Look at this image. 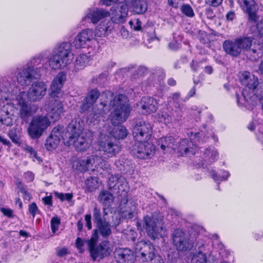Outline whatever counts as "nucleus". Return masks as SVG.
<instances>
[{
    "label": "nucleus",
    "instance_id": "nucleus-1",
    "mask_svg": "<svg viewBox=\"0 0 263 263\" xmlns=\"http://www.w3.org/2000/svg\"><path fill=\"white\" fill-rule=\"evenodd\" d=\"M112 93L109 91H104L101 95L102 98L106 99L101 101L99 104L96 105L92 107L91 113V121H100L104 115L107 114L110 109V107H114L115 108L111 112L110 119L111 123L115 126L112 130L110 132V136L113 139H123L128 135V132L125 126L121 125H118L119 123L126 121L132 110L128 102L127 97L122 94H119L116 96L113 100L110 101L109 106H107L108 97L112 96Z\"/></svg>",
    "mask_w": 263,
    "mask_h": 263
},
{
    "label": "nucleus",
    "instance_id": "nucleus-2",
    "mask_svg": "<svg viewBox=\"0 0 263 263\" xmlns=\"http://www.w3.org/2000/svg\"><path fill=\"white\" fill-rule=\"evenodd\" d=\"M111 233V226L106 219L96 225L90 238L88 241V250L93 260H100L108 256L111 250L108 241H103L97 245L98 234L104 238H107Z\"/></svg>",
    "mask_w": 263,
    "mask_h": 263
},
{
    "label": "nucleus",
    "instance_id": "nucleus-3",
    "mask_svg": "<svg viewBox=\"0 0 263 263\" xmlns=\"http://www.w3.org/2000/svg\"><path fill=\"white\" fill-rule=\"evenodd\" d=\"M108 186L114 192L123 194L124 198L120 200V206L123 216L132 219L137 209V203L132 199H128L127 194L129 187L125 177L120 175H111L108 179Z\"/></svg>",
    "mask_w": 263,
    "mask_h": 263
},
{
    "label": "nucleus",
    "instance_id": "nucleus-4",
    "mask_svg": "<svg viewBox=\"0 0 263 263\" xmlns=\"http://www.w3.org/2000/svg\"><path fill=\"white\" fill-rule=\"evenodd\" d=\"M66 78V73L61 71L54 77L50 84L49 95L52 100H50L48 116L53 122L58 120L63 112V104L59 99L64 95L62 88Z\"/></svg>",
    "mask_w": 263,
    "mask_h": 263
},
{
    "label": "nucleus",
    "instance_id": "nucleus-5",
    "mask_svg": "<svg viewBox=\"0 0 263 263\" xmlns=\"http://www.w3.org/2000/svg\"><path fill=\"white\" fill-rule=\"evenodd\" d=\"M71 49V44L69 42H63L57 45L48 58L49 67L53 70H59L66 67L73 59Z\"/></svg>",
    "mask_w": 263,
    "mask_h": 263
},
{
    "label": "nucleus",
    "instance_id": "nucleus-6",
    "mask_svg": "<svg viewBox=\"0 0 263 263\" xmlns=\"http://www.w3.org/2000/svg\"><path fill=\"white\" fill-rule=\"evenodd\" d=\"M81 120H72L67 127V132L70 135L69 142L73 144L78 151L87 150L90 146L91 140L82 133L83 127L80 124Z\"/></svg>",
    "mask_w": 263,
    "mask_h": 263
},
{
    "label": "nucleus",
    "instance_id": "nucleus-7",
    "mask_svg": "<svg viewBox=\"0 0 263 263\" xmlns=\"http://www.w3.org/2000/svg\"><path fill=\"white\" fill-rule=\"evenodd\" d=\"M72 165L73 169L83 173L87 171L92 167H94L97 170L100 168L107 172L110 170L108 162L97 155L79 157L72 162Z\"/></svg>",
    "mask_w": 263,
    "mask_h": 263
},
{
    "label": "nucleus",
    "instance_id": "nucleus-8",
    "mask_svg": "<svg viewBox=\"0 0 263 263\" xmlns=\"http://www.w3.org/2000/svg\"><path fill=\"white\" fill-rule=\"evenodd\" d=\"M97 35L92 29H83L75 37L73 44L78 49L86 48L88 54H95L99 48V42L96 38Z\"/></svg>",
    "mask_w": 263,
    "mask_h": 263
},
{
    "label": "nucleus",
    "instance_id": "nucleus-9",
    "mask_svg": "<svg viewBox=\"0 0 263 263\" xmlns=\"http://www.w3.org/2000/svg\"><path fill=\"white\" fill-rule=\"evenodd\" d=\"M191 134L190 141L187 139H184L180 142L178 146L177 145L176 149H177L182 155L195 154L197 149L196 144H203L206 142L208 138V137L203 136L204 133L203 132L196 133L194 135L193 133Z\"/></svg>",
    "mask_w": 263,
    "mask_h": 263
},
{
    "label": "nucleus",
    "instance_id": "nucleus-10",
    "mask_svg": "<svg viewBox=\"0 0 263 263\" xmlns=\"http://www.w3.org/2000/svg\"><path fill=\"white\" fill-rule=\"evenodd\" d=\"M25 95L24 93H18L14 101L18 106L20 118L24 122L27 123L29 118L36 112L38 107L34 104L28 103Z\"/></svg>",
    "mask_w": 263,
    "mask_h": 263
},
{
    "label": "nucleus",
    "instance_id": "nucleus-11",
    "mask_svg": "<svg viewBox=\"0 0 263 263\" xmlns=\"http://www.w3.org/2000/svg\"><path fill=\"white\" fill-rule=\"evenodd\" d=\"M50 121L46 116H36L34 117L28 128V133L32 139H38L48 126Z\"/></svg>",
    "mask_w": 263,
    "mask_h": 263
},
{
    "label": "nucleus",
    "instance_id": "nucleus-12",
    "mask_svg": "<svg viewBox=\"0 0 263 263\" xmlns=\"http://www.w3.org/2000/svg\"><path fill=\"white\" fill-rule=\"evenodd\" d=\"M131 153L135 157L145 159L149 158L155 152V146L147 141H136L130 148Z\"/></svg>",
    "mask_w": 263,
    "mask_h": 263
},
{
    "label": "nucleus",
    "instance_id": "nucleus-13",
    "mask_svg": "<svg viewBox=\"0 0 263 263\" xmlns=\"http://www.w3.org/2000/svg\"><path fill=\"white\" fill-rule=\"evenodd\" d=\"M152 133V127L148 122L139 120L137 121L133 131L136 141H148Z\"/></svg>",
    "mask_w": 263,
    "mask_h": 263
},
{
    "label": "nucleus",
    "instance_id": "nucleus-14",
    "mask_svg": "<svg viewBox=\"0 0 263 263\" xmlns=\"http://www.w3.org/2000/svg\"><path fill=\"white\" fill-rule=\"evenodd\" d=\"M99 146V151L105 158L116 156L121 150L119 142L112 137H108L105 140L100 141Z\"/></svg>",
    "mask_w": 263,
    "mask_h": 263
},
{
    "label": "nucleus",
    "instance_id": "nucleus-15",
    "mask_svg": "<svg viewBox=\"0 0 263 263\" xmlns=\"http://www.w3.org/2000/svg\"><path fill=\"white\" fill-rule=\"evenodd\" d=\"M222 46L227 54L233 57H237L247 46V37H238L234 41L226 40L223 43Z\"/></svg>",
    "mask_w": 263,
    "mask_h": 263
},
{
    "label": "nucleus",
    "instance_id": "nucleus-16",
    "mask_svg": "<svg viewBox=\"0 0 263 263\" xmlns=\"http://www.w3.org/2000/svg\"><path fill=\"white\" fill-rule=\"evenodd\" d=\"M47 86L43 82H37L33 83L27 92L21 91L19 93H24L25 97L30 102H37L42 100L46 94Z\"/></svg>",
    "mask_w": 263,
    "mask_h": 263
},
{
    "label": "nucleus",
    "instance_id": "nucleus-17",
    "mask_svg": "<svg viewBox=\"0 0 263 263\" xmlns=\"http://www.w3.org/2000/svg\"><path fill=\"white\" fill-rule=\"evenodd\" d=\"M172 237L174 245L179 251H187L190 250L193 247V242L181 230H175Z\"/></svg>",
    "mask_w": 263,
    "mask_h": 263
},
{
    "label": "nucleus",
    "instance_id": "nucleus-18",
    "mask_svg": "<svg viewBox=\"0 0 263 263\" xmlns=\"http://www.w3.org/2000/svg\"><path fill=\"white\" fill-rule=\"evenodd\" d=\"M109 16H110V12L104 9L88 8L85 11L84 15L82 18V22H89L95 25Z\"/></svg>",
    "mask_w": 263,
    "mask_h": 263
},
{
    "label": "nucleus",
    "instance_id": "nucleus-19",
    "mask_svg": "<svg viewBox=\"0 0 263 263\" xmlns=\"http://www.w3.org/2000/svg\"><path fill=\"white\" fill-rule=\"evenodd\" d=\"M144 226L148 235L153 239L158 237L163 229L162 220L155 216H146L144 217Z\"/></svg>",
    "mask_w": 263,
    "mask_h": 263
},
{
    "label": "nucleus",
    "instance_id": "nucleus-20",
    "mask_svg": "<svg viewBox=\"0 0 263 263\" xmlns=\"http://www.w3.org/2000/svg\"><path fill=\"white\" fill-rule=\"evenodd\" d=\"M239 82L241 85L238 90L236 91V96L238 106L243 108L246 106L247 99L246 95L247 93V71L243 70L239 72L237 74Z\"/></svg>",
    "mask_w": 263,
    "mask_h": 263
},
{
    "label": "nucleus",
    "instance_id": "nucleus-21",
    "mask_svg": "<svg viewBox=\"0 0 263 263\" xmlns=\"http://www.w3.org/2000/svg\"><path fill=\"white\" fill-rule=\"evenodd\" d=\"M137 105L139 109L141 110L142 114L144 115H149L155 112L158 109L157 101L149 96L142 98Z\"/></svg>",
    "mask_w": 263,
    "mask_h": 263
},
{
    "label": "nucleus",
    "instance_id": "nucleus-22",
    "mask_svg": "<svg viewBox=\"0 0 263 263\" xmlns=\"http://www.w3.org/2000/svg\"><path fill=\"white\" fill-rule=\"evenodd\" d=\"M114 258L118 263H133L134 252L128 248H118L114 252Z\"/></svg>",
    "mask_w": 263,
    "mask_h": 263
},
{
    "label": "nucleus",
    "instance_id": "nucleus-23",
    "mask_svg": "<svg viewBox=\"0 0 263 263\" xmlns=\"http://www.w3.org/2000/svg\"><path fill=\"white\" fill-rule=\"evenodd\" d=\"M202 152V161L198 163L199 166L207 167L216 162L219 158L218 152L214 147H209Z\"/></svg>",
    "mask_w": 263,
    "mask_h": 263
},
{
    "label": "nucleus",
    "instance_id": "nucleus-24",
    "mask_svg": "<svg viewBox=\"0 0 263 263\" xmlns=\"http://www.w3.org/2000/svg\"><path fill=\"white\" fill-rule=\"evenodd\" d=\"M35 69L31 67H24L19 70L16 78L17 82L22 86L29 85L35 78Z\"/></svg>",
    "mask_w": 263,
    "mask_h": 263
},
{
    "label": "nucleus",
    "instance_id": "nucleus-25",
    "mask_svg": "<svg viewBox=\"0 0 263 263\" xmlns=\"http://www.w3.org/2000/svg\"><path fill=\"white\" fill-rule=\"evenodd\" d=\"M109 12L110 20L113 24H123L126 21L128 15V8L125 5H122L119 9L112 7Z\"/></svg>",
    "mask_w": 263,
    "mask_h": 263
},
{
    "label": "nucleus",
    "instance_id": "nucleus-26",
    "mask_svg": "<svg viewBox=\"0 0 263 263\" xmlns=\"http://www.w3.org/2000/svg\"><path fill=\"white\" fill-rule=\"evenodd\" d=\"M263 83H259L258 78L254 76H252V79L248 75V96L250 95L251 91L255 96V98L258 100H260L263 96Z\"/></svg>",
    "mask_w": 263,
    "mask_h": 263
},
{
    "label": "nucleus",
    "instance_id": "nucleus-27",
    "mask_svg": "<svg viewBox=\"0 0 263 263\" xmlns=\"http://www.w3.org/2000/svg\"><path fill=\"white\" fill-rule=\"evenodd\" d=\"M125 6L136 14H143L147 10L148 4L145 0H124Z\"/></svg>",
    "mask_w": 263,
    "mask_h": 263
},
{
    "label": "nucleus",
    "instance_id": "nucleus-28",
    "mask_svg": "<svg viewBox=\"0 0 263 263\" xmlns=\"http://www.w3.org/2000/svg\"><path fill=\"white\" fill-rule=\"evenodd\" d=\"M136 250L139 251L141 256L144 258L143 261H152L155 257V249L151 243L140 241L136 245Z\"/></svg>",
    "mask_w": 263,
    "mask_h": 263
},
{
    "label": "nucleus",
    "instance_id": "nucleus-29",
    "mask_svg": "<svg viewBox=\"0 0 263 263\" xmlns=\"http://www.w3.org/2000/svg\"><path fill=\"white\" fill-rule=\"evenodd\" d=\"M114 29V26L110 20L106 18L101 21L93 30L98 37H105L109 34Z\"/></svg>",
    "mask_w": 263,
    "mask_h": 263
},
{
    "label": "nucleus",
    "instance_id": "nucleus-30",
    "mask_svg": "<svg viewBox=\"0 0 263 263\" xmlns=\"http://www.w3.org/2000/svg\"><path fill=\"white\" fill-rule=\"evenodd\" d=\"M158 145L163 151L171 153L176 149L177 142L175 139L171 136L162 137L158 141Z\"/></svg>",
    "mask_w": 263,
    "mask_h": 263
},
{
    "label": "nucleus",
    "instance_id": "nucleus-31",
    "mask_svg": "<svg viewBox=\"0 0 263 263\" xmlns=\"http://www.w3.org/2000/svg\"><path fill=\"white\" fill-rule=\"evenodd\" d=\"M100 96V92L97 89H93L89 91L87 96L84 99L81 109L82 111H85L90 108Z\"/></svg>",
    "mask_w": 263,
    "mask_h": 263
},
{
    "label": "nucleus",
    "instance_id": "nucleus-32",
    "mask_svg": "<svg viewBox=\"0 0 263 263\" xmlns=\"http://www.w3.org/2000/svg\"><path fill=\"white\" fill-rule=\"evenodd\" d=\"M60 142L59 129L54 127L52 130L50 135L46 139L45 143V148L48 151H52L58 146Z\"/></svg>",
    "mask_w": 263,
    "mask_h": 263
},
{
    "label": "nucleus",
    "instance_id": "nucleus-33",
    "mask_svg": "<svg viewBox=\"0 0 263 263\" xmlns=\"http://www.w3.org/2000/svg\"><path fill=\"white\" fill-rule=\"evenodd\" d=\"M88 54L82 53L79 54L76 57L73 67V70L74 71L78 72L83 69L88 64L90 57L93 55L92 54Z\"/></svg>",
    "mask_w": 263,
    "mask_h": 263
},
{
    "label": "nucleus",
    "instance_id": "nucleus-34",
    "mask_svg": "<svg viewBox=\"0 0 263 263\" xmlns=\"http://www.w3.org/2000/svg\"><path fill=\"white\" fill-rule=\"evenodd\" d=\"M114 197L109 191H101L98 196V201L105 206H109L114 201Z\"/></svg>",
    "mask_w": 263,
    "mask_h": 263
},
{
    "label": "nucleus",
    "instance_id": "nucleus-35",
    "mask_svg": "<svg viewBox=\"0 0 263 263\" xmlns=\"http://www.w3.org/2000/svg\"><path fill=\"white\" fill-rule=\"evenodd\" d=\"M8 136L11 140L17 145H20L22 143L21 129L19 128H12L8 132Z\"/></svg>",
    "mask_w": 263,
    "mask_h": 263
},
{
    "label": "nucleus",
    "instance_id": "nucleus-36",
    "mask_svg": "<svg viewBox=\"0 0 263 263\" xmlns=\"http://www.w3.org/2000/svg\"><path fill=\"white\" fill-rule=\"evenodd\" d=\"M100 184V179L96 177L88 178L85 181L86 189L89 192H92L97 190Z\"/></svg>",
    "mask_w": 263,
    "mask_h": 263
},
{
    "label": "nucleus",
    "instance_id": "nucleus-37",
    "mask_svg": "<svg viewBox=\"0 0 263 263\" xmlns=\"http://www.w3.org/2000/svg\"><path fill=\"white\" fill-rule=\"evenodd\" d=\"M12 114L8 112L3 108L0 110V121L1 123L6 126H11L13 124Z\"/></svg>",
    "mask_w": 263,
    "mask_h": 263
},
{
    "label": "nucleus",
    "instance_id": "nucleus-38",
    "mask_svg": "<svg viewBox=\"0 0 263 263\" xmlns=\"http://www.w3.org/2000/svg\"><path fill=\"white\" fill-rule=\"evenodd\" d=\"M221 175L220 174L217 175V173L214 170L209 171L210 176L216 182L226 181L230 176V173L225 170H221L220 171Z\"/></svg>",
    "mask_w": 263,
    "mask_h": 263
},
{
    "label": "nucleus",
    "instance_id": "nucleus-39",
    "mask_svg": "<svg viewBox=\"0 0 263 263\" xmlns=\"http://www.w3.org/2000/svg\"><path fill=\"white\" fill-rule=\"evenodd\" d=\"M46 59V54L45 53H40L32 58L28 64V67H31L34 69V67L39 66L45 61Z\"/></svg>",
    "mask_w": 263,
    "mask_h": 263
},
{
    "label": "nucleus",
    "instance_id": "nucleus-40",
    "mask_svg": "<svg viewBox=\"0 0 263 263\" xmlns=\"http://www.w3.org/2000/svg\"><path fill=\"white\" fill-rule=\"evenodd\" d=\"M89 239H82L81 237H77L76 240L75 246L77 248V250L81 253L84 252L85 251V247L84 245L86 243L87 245V247H88V241Z\"/></svg>",
    "mask_w": 263,
    "mask_h": 263
},
{
    "label": "nucleus",
    "instance_id": "nucleus-41",
    "mask_svg": "<svg viewBox=\"0 0 263 263\" xmlns=\"http://www.w3.org/2000/svg\"><path fill=\"white\" fill-rule=\"evenodd\" d=\"M211 248V245L209 243L203 241L198 242L197 253H204L206 255V254L210 252Z\"/></svg>",
    "mask_w": 263,
    "mask_h": 263
},
{
    "label": "nucleus",
    "instance_id": "nucleus-42",
    "mask_svg": "<svg viewBox=\"0 0 263 263\" xmlns=\"http://www.w3.org/2000/svg\"><path fill=\"white\" fill-rule=\"evenodd\" d=\"M206 255L204 253H195L191 260V263H206Z\"/></svg>",
    "mask_w": 263,
    "mask_h": 263
},
{
    "label": "nucleus",
    "instance_id": "nucleus-43",
    "mask_svg": "<svg viewBox=\"0 0 263 263\" xmlns=\"http://www.w3.org/2000/svg\"><path fill=\"white\" fill-rule=\"evenodd\" d=\"M93 217L94 219V222L96 225L104 221L102 217L100 209L97 207H95L93 209Z\"/></svg>",
    "mask_w": 263,
    "mask_h": 263
},
{
    "label": "nucleus",
    "instance_id": "nucleus-44",
    "mask_svg": "<svg viewBox=\"0 0 263 263\" xmlns=\"http://www.w3.org/2000/svg\"><path fill=\"white\" fill-rule=\"evenodd\" d=\"M54 196L60 199L62 201H69L71 200L73 197V195L71 193H59L58 192H54Z\"/></svg>",
    "mask_w": 263,
    "mask_h": 263
},
{
    "label": "nucleus",
    "instance_id": "nucleus-45",
    "mask_svg": "<svg viewBox=\"0 0 263 263\" xmlns=\"http://www.w3.org/2000/svg\"><path fill=\"white\" fill-rule=\"evenodd\" d=\"M158 118L160 122L170 123L171 121L172 117L166 111H161L157 114Z\"/></svg>",
    "mask_w": 263,
    "mask_h": 263
},
{
    "label": "nucleus",
    "instance_id": "nucleus-46",
    "mask_svg": "<svg viewBox=\"0 0 263 263\" xmlns=\"http://www.w3.org/2000/svg\"><path fill=\"white\" fill-rule=\"evenodd\" d=\"M153 75L154 78L156 79L159 81V80H162L164 78L165 73L162 68L157 67L154 70Z\"/></svg>",
    "mask_w": 263,
    "mask_h": 263
},
{
    "label": "nucleus",
    "instance_id": "nucleus-47",
    "mask_svg": "<svg viewBox=\"0 0 263 263\" xmlns=\"http://www.w3.org/2000/svg\"><path fill=\"white\" fill-rule=\"evenodd\" d=\"M181 12L188 17H193L194 13L192 7L189 5H184L181 6Z\"/></svg>",
    "mask_w": 263,
    "mask_h": 263
},
{
    "label": "nucleus",
    "instance_id": "nucleus-48",
    "mask_svg": "<svg viewBox=\"0 0 263 263\" xmlns=\"http://www.w3.org/2000/svg\"><path fill=\"white\" fill-rule=\"evenodd\" d=\"M60 223V219L58 217L52 218L51 220V228L53 233H55L58 230Z\"/></svg>",
    "mask_w": 263,
    "mask_h": 263
},
{
    "label": "nucleus",
    "instance_id": "nucleus-49",
    "mask_svg": "<svg viewBox=\"0 0 263 263\" xmlns=\"http://www.w3.org/2000/svg\"><path fill=\"white\" fill-rule=\"evenodd\" d=\"M178 38L179 39L178 41L173 40L169 43L168 47L170 49L172 50H177L180 48L182 37L181 36H178Z\"/></svg>",
    "mask_w": 263,
    "mask_h": 263
},
{
    "label": "nucleus",
    "instance_id": "nucleus-50",
    "mask_svg": "<svg viewBox=\"0 0 263 263\" xmlns=\"http://www.w3.org/2000/svg\"><path fill=\"white\" fill-rule=\"evenodd\" d=\"M132 29L135 31H139L141 29V22L139 19H135L129 22Z\"/></svg>",
    "mask_w": 263,
    "mask_h": 263
},
{
    "label": "nucleus",
    "instance_id": "nucleus-51",
    "mask_svg": "<svg viewBox=\"0 0 263 263\" xmlns=\"http://www.w3.org/2000/svg\"><path fill=\"white\" fill-rule=\"evenodd\" d=\"M24 149L26 152L30 154V156L35 158L38 161H40L41 159L37 155L36 152L30 146L26 145L24 147Z\"/></svg>",
    "mask_w": 263,
    "mask_h": 263
},
{
    "label": "nucleus",
    "instance_id": "nucleus-52",
    "mask_svg": "<svg viewBox=\"0 0 263 263\" xmlns=\"http://www.w3.org/2000/svg\"><path fill=\"white\" fill-rule=\"evenodd\" d=\"M29 212L33 218L35 217V214L39 212L37 205L35 202H32L29 204Z\"/></svg>",
    "mask_w": 263,
    "mask_h": 263
},
{
    "label": "nucleus",
    "instance_id": "nucleus-53",
    "mask_svg": "<svg viewBox=\"0 0 263 263\" xmlns=\"http://www.w3.org/2000/svg\"><path fill=\"white\" fill-rule=\"evenodd\" d=\"M20 191L23 194V198L24 199L28 201L31 199V196L30 194L23 187L21 186L20 188Z\"/></svg>",
    "mask_w": 263,
    "mask_h": 263
},
{
    "label": "nucleus",
    "instance_id": "nucleus-54",
    "mask_svg": "<svg viewBox=\"0 0 263 263\" xmlns=\"http://www.w3.org/2000/svg\"><path fill=\"white\" fill-rule=\"evenodd\" d=\"M223 0H205V3L213 7H217L222 2Z\"/></svg>",
    "mask_w": 263,
    "mask_h": 263
},
{
    "label": "nucleus",
    "instance_id": "nucleus-55",
    "mask_svg": "<svg viewBox=\"0 0 263 263\" xmlns=\"http://www.w3.org/2000/svg\"><path fill=\"white\" fill-rule=\"evenodd\" d=\"M103 5L107 6H111L114 3L118 2L119 3L124 2V0H101Z\"/></svg>",
    "mask_w": 263,
    "mask_h": 263
},
{
    "label": "nucleus",
    "instance_id": "nucleus-56",
    "mask_svg": "<svg viewBox=\"0 0 263 263\" xmlns=\"http://www.w3.org/2000/svg\"><path fill=\"white\" fill-rule=\"evenodd\" d=\"M198 37L200 42L203 44H205L208 42L206 34L204 31H200L199 33Z\"/></svg>",
    "mask_w": 263,
    "mask_h": 263
},
{
    "label": "nucleus",
    "instance_id": "nucleus-57",
    "mask_svg": "<svg viewBox=\"0 0 263 263\" xmlns=\"http://www.w3.org/2000/svg\"><path fill=\"white\" fill-rule=\"evenodd\" d=\"M91 216L90 214H86L85 216V220L86 221V227L88 230H90L92 228L91 226Z\"/></svg>",
    "mask_w": 263,
    "mask_h": 263
},
{
    "label": "nucleus",
    "instance_id": "nucleus-58",
    "mask_svg": "<svg viewBox=\"0 0 263 263\" xmlns=\"http://www.w3.org/2000/svg\"><path fill=\"white\" fill-rule=\"evenodd\" d=\"M226 19L228 21H232L236 18L235 12L233 10L228 12L226 15Z\"/></svg>",
    "mask_w": 263,
    "mask_h": 263
},
{
    "label": "nucleus",
    "instance_id": "nucleus-59",
    "mask_svg": "<svg viewBox=\"0 0 263 263\" xmlns=\"http://www.w3.org/2000/svg\"><path fill=\"white\" fill-rule=\"evenodd\" d=\"M1 211L5 216H8L9 217H12V214H13L12 210H11L10 209H7V208H2Z\"/></svg>",
    "mask_w": 263,
    "mask_h": 263
},
{
    "label": "nucleus",
    "instance_id": "nucleus-60",
    "mask_svg": "<svg viewBox=\"0 0 263 263\" xmlns=\"http://www.w3.org/2000/svg\"><path fill=\"white\" fill-rule=\"evenodd\" d=\"M108 73L107 72H103L99 75L98 82L100 84L104 82L107 78Z\"/></svg>",
    "mask_w": 263,
    "mask_h": 263
},
{
    "label": "nucleus",
    "instance_id": "nucleus-61",
    "mask_svg": "<svg viewBox=\"0 0 263 263\" xmlns=\"http://www.w3.org/2000/svg\"><path fill=\"white\" fill-rule=\"evenodd\" d=\"M25 178L28 181H32L34 179V176L33 173L31 172H27L24 174Z\"/></svg>",
    "mask_w": 263,
    "mask_h": 263
},
{
    "label": "nucleus",
    "instance_id": "nucleus-62",
    "mask_svg": "<svg viewBox=\"0 0 263 263\" xmlns=\"http://www.w3.org/2000/svg\"><path fill=\"white\" fill-rule=\"evenodd\" d=\"M238 3L245 12H247V0H237Z\"/></svg>",
    "mask_w": 263,
    "mask_h": 263
},
{
    "label": "nucleus",
    "instance_id": "nucleus-63",
    "mask_svg": "<svg viewBox=\"0 0 263 263\" xmlns=\"http://www.w3.org/2000/svg\"><path fill=\"white\" fill-rule=\"evenodd\" d=\"M67 249L65 248H63L62 249H59L57 250V255L59 256H63L67 254Z\"/></svg>",
    "mask_w": 263,
    "mask_h": 263
},
{
    "label": "nucleus",
    "instance_id": "nucleus-64",
    "mask_svg": "<svg viewBox=\"0 0 263 263\" xmlns=\"http://www.w3.org/2000/svg\"><path fill=\"white\" fill-rule=\"evenodd\" d=\"M152 261V263H164L162 258L160 256L155 255Z\"/></svg>",
    "mask_w": 263,
    "mask_h": 263
}]
</instances>
